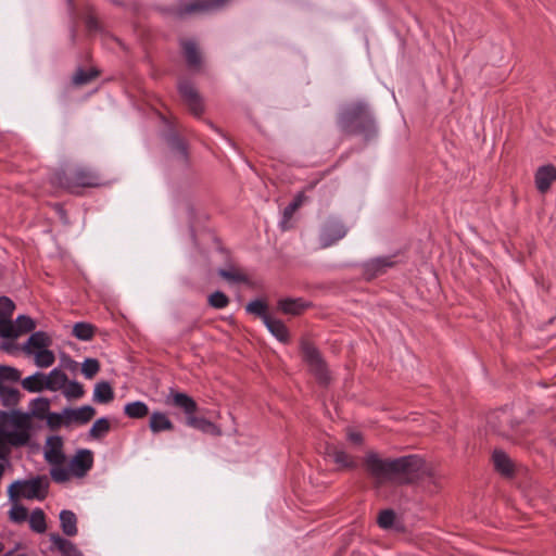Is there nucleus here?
<instances>
[{
	"instance_id": "obj_1",
	"label": "nucleus",
	"mask_w": 556,
	"mask_h": 556,
	"mask_svg": "<svg viewBox=\"0 0 556 556\" xmlns=\"http://www.w3.org/2000/svg\"><path fill=\"white\" fill-rule=\"evenodd\" d=\"M364 467L377 486L389 481H396L400 484L421 482L431 491V485L433 489L440 486V477L435 470L418 455L381 458L377 453L369 452L364 458Z\"/></svg>"
},
{
	"instance_id": "obj_2",
	"label": "nucleus",
	"mask_w": 556,
	"mask_h": 556,
	"mask_svg": "<svg viewBox=\"0 0 556 556\" xmlns=\"http://www.w3.org/2000/svg\"><path fill=\"white\" fill-rule=\"evenodd\" d=\"M337 123L342 132L361 136L365 142L378 137L377 119L366 101L358 100L344 104L338 113Z\"/></svg>"
},
{
	"instance_id": "obj_3",
	"label": "nucleus",
	"mask_w": 556,
	"mask_h": 556,
	"mask_svg": "<svg viewBox=\"0 0 556 556\" xmlns=\"http://www.w3.org/2000/svg\"><path fill=\"white\" fill-rule=\"evenodd\" d=\"M51 182L71 192H75L76 188H94L101 185L99 175L83 166L54 172L51 176Z\"/></svg>"
},
{
	"instance_id": "obj_4",
	"label": "nucleus",
	"mask_w": 556,
	"mask_h": 556,
	"mask_svg": "<svg viewBox=\"0 0 556 556\" xmlns=\"http://www.w3.org/2000/svg\"><path fill=\"white\" fill-rule=\"evenodd\" d=\"M49 481L46 476L15 480L8 488L10 502L17 503L21 498L43 501L48 495Z\"/></svg>"
},
{
	"instance_id": "obj_5",
	"label": "nucleus",
	"mask_w": 556,
	"mask_h": 556,
	"mask_svg": "<svg viewBox=\"0 0 556 556\" xmlns=\"http://www.w3.org/2000/svg\"><path fill=\"white\" fill-rule=\"evenodd\" d=\"M300 349L302 358L308 366L311 374L320 384H327L330 379L329 371L319 350L306 339L301 340Z\"/></svg>"
},
{
	"instance_id": "obj_6",
	"label": "nucleus",
	"mask_w": 556,
	"mask_h": 556,
	"mask_svg": "<svg viewBox=\"0 0 556 556\" xmlns=\"http://www.w3.org/2000/svg\"><path fill=\"white\" fill-rule=\"evenodd\" d=\"M178 91L188 105L190 112L199 117L204 112L203 100L190 80L181 79L178 83Z\"/></svg>"
},
{
	"instance_id": "obj_7",
	"label": "nucleus",
	"mask_w": 556,
	"mask_h": 556,
	"mask_svg": "<svg viewBox=\"0 0 556 556\" xmlns=\"http://www.w3.org/2000/svg\"><path fill=\"white\" fill-rule=\"evenodd\" d=\"M348 233V228L337 218H329L325 222L320 229L319 240L323 248H328Z\"/></svg>"
},
{
	"instance_id": "obj_8",
	"label": "nucleus",
	"mask_w": 556,
	"mask_h": 556,
	"mask_svg": "<svg viewBox=\"0 0 556 556\" xmlns=\"http://www.w3.org/2000/svg\"><path fill=\"white\" fill-rule=\"evenodd\" d=\"M165 403L176 408H180L185 413L186 419L198 410V404L191 396L174 389H169Z\"/></svg>"
},
{
	"instance_id": "obj_9",
	"label": "nucleus",
	"mask_w": 556,
	"mask_h": 556,
	"mask_svg": "<svg viewBox=\"0 0 556 556\" xmlns=\"http://www.w3.org/2000/svg\"><path fill=\"white\" fill-rule=\"evenodd\" d=\"M494 469L505 479H513L517 472V463L503 450L492 453Z\"/></svg>"
},
{
	"instance_id": "obj_10",
	"label": "nucleus",
	"mask_w": 556,
	"mask_h": 556,
	"mask_svg": "<svg viewBox=\"0 0 556 556\" xmlns=\"http://www.w3.org/2000/svg\"><path fill=\"white\" fill-rule=\"evenodd\" d=\"M229 1L230 0H194L180 8L177 15L184 17L192 13L216 11L225 7Z\"/></svg>"
},
{
	"instance_id": "obj_11",
	"label": "nucleus",
	"mask_w": 556,
	"mask_h": 556,
	"mask_svg": "<svg viewBox=\"0 0 556 556\" xmlns=\"http://www.w3.org/2000/svg\"><path fill=\"white\" fill-rule=\"evenodd\" d=\"M556 181V166L546 164L538 167L534 173V184L536 190L545 194Z\"/></svg>"
},
{
	"instance_id": "obj_12",
	"label": "nucleus",
	"mask_w": 556,
	"mask_h": 556,
	"mask_svg": "<svg viewBox=\"0 0 556 556\" xmlns=\"http://www.w3.org/2000/svg\"><path fill=\"white\" fill-rule=\"evenodd\" d=\"M63 440L59 435H53L47 440V450L45 451V459L51 465H62L65 455L62 451Z\"/></svg>"
},
{
	"instance_id": "obj_13",
	"label": "nucleus",
	"mask_w": 556,
	"mask_h": 556,
	"mask_svg": "<svg viewBox=\"0 0 556 556\" xmlns=\"http://www.w3.org/2000/svg\"><path fill=\"white\" fill-rule=\"evenodd\" d=\"M93 465V456L90 450H79L71 460V468L77 477H83Z\"/></svg>"
},
{
	"instance_id": "obj_14",
	"label": "nucleus",
	"mask_w": 556,
	"mask_h": 556,
	"mask_svg": "<svg viewBox=\"0 0 556 556\" xmlns=\"http://www.w3.org/2000/svg\"><path fill=\"white\" fill-rule=\"evenodd\" d=\"M326 455L341 468L355 469L357 467L356 459L337 445H328Z\"/></svg>"
},
{
	"instance_id": "obj_15",
	"label": "nucleus",
	"mask_w": 556,
	"mask_h": 556,
	"mask_svg": "<svg viewBox=\"0 0 556 556\" xmlns=\"http://www.w3.org/2000/svg\"><path fill=\"white\" fill-rule=\"evenodd\" d=\"M174 428L175 426L173 421L165 413L161 410H154L150 414L149 429L153 434H159L164 431H173Z\"/></svg>"
},
{
	"instance_id": "obj_16",
	"label": "nucleus",
	"mask_w": 556,
	"mask_h": 556,
	"mask_svg": "<svg viewBox=\"0 0 556 556\" xmlns=\"http://www.w3.org/2000/svg\"><path fill=\"white\" fill-rule=\"evenodd\" d=\"M52 545L61 556H84L79 548L70 540L62 538L58 533H51L49 536Z\"/></svg>"
},
{
	"instance_id": "obj_17",
	"label": "nucleus",
	"mask_w": 556,
	"mask_h": 556,
	"mask_svg": "<svg viewBox=\"0 0 556 556\" xmlns=\"http://www.w3.org/2000/svg\"><path fill=\"white\" fill-rule=\"evenodd\" d=\"M52 344V338L45 331H36L30 334L23 350L27 354H33L34 350H41Z\"/></svg>"
},
{
	"instance_id": "obj_18",
	"label": "nucleus",
	"mask_w": 556,
	"mask_h": 556,
	"mask_svg": "<svg viewBox=\"0 0 556 556\" xmlns=\"http://www.w3.org/2000/svg\"><path fill=\"white\" fill-rule=\"evenodd\" d=\"M309 306V303L304 301L302 298L296 299H281L278 301V308L283 313L288 315H300L302 314L307 307Z\"/></svg>"
},
{
	"instance_id": "obj_19",
	"label": "nucleus",
	"mask_w": 556,
	"mask_h": 556,
	"mask_svg": "<svg viewBox=\"0 0 556 556\" xmlns=\"http://www.w3.org/2000/svg\"><path fill=\"white\" fill-rule=\"evenodd\" d=\"M166 142L170 150L176 153L177 160L182 164L188 163V149L186 142L176 134L169 132L166 136Z\"/></svg>"
},
{
	"instance_id": "obj_20",
	"label": "nucleus",
	"mask_w": 556,
	"mask_h": 556,
	"mask_svg": "<svg viewBox=\"0 0 556 556\" xmlns=\"http://www.w3.org/2000/svg\"><path fill=\"white\" fill-rule=\"evenodd\" d=\"M264 325L268 331L280 342L288 343L290 340V333L287 326L280 319L269 316Z\"/></svg>"
},
{
	"instance_id": "obj_21",
	"label": "nucleus",
	"mask_w": 556,
	"mask_h": 556,
	"mask_svg": "<svg viewBox=\"0 0 556 556\" xmlns=\"http://www.w3.org/2000/svg\"><path fill=\"white\" fill-rule=\"evenodd\" d=\"M181 48L188 66L190 68L200 67L202 58L197 43L193 40H184Z\"/></svg>"
},
{
	"instance_id": "obj_22",
	"label": "nucleus",
	"mask_w": 556,
	"mask_h": 556,
	"mask_svg": "<svg viewBox=\"0 0 556 556\" xmlns=\"http://www.w3.org/2000/svg\"><path fill=\"white\" fill-rule=\"evenodd\" d=\"M306 197L303 192H299L294 199L283 208L282 218L280 220V227L282 230H288L290 228V220L293 214L300 208L303 204Z\"/></svg>"
},
{
	"instance_id": "obj_23",
	"label": "nucleus",
	"mask_w": 556,
	"mask_h": 556,
	"mask_svg": "<svg viewBox=\"0 0 556 556\" xmlns=\"http://www.w3.org/2000/svg\"><path fill=\"white\" fill-rule=\"evenodd\" d=\"M393 265L394 262L389 256L377 257L366 263L365 273L370 277H376L386 273V270Z\"/></svg>"
},
{
	"instance_id": "obj_24",
	"label": "nucleus",
	"mask_w": 556,
	"mask_h": 556,
	"mask_svg": "<svg viewBox=\"0 0 556 556\" xmlns=\"http://www.w3.org/2000/svg\"><path fill=\"white\" fill-rule=\"evenodd\" d=\"M46 374L36 371L34 375L24 378L21 384L24 390L30 393H38L47 390Z\"/></svg>"
},
{
	"instance_id": "obj_25",
	"label": "nucleus",
	"mask_w": 556,
	"mask_h": 556,
	"mask_svg": "<svg viewBox=\"0 0 556 556\" xmlns=\"http://www.w3.org/2000/svg\"><path fill=\"white\" fill-rule=\"evenodd\" d=\"M186 425L204 433H211L215 435L220 434L219 428L214 422L207 420L204 417H198L194 414L187 418Z\"/></svg>"
},
{
	"instance_id": "obj_26",
	"label": "nucleus",
	"mask_w": 556,
	"mask_h": 556,
	"mask_svg": "<svg viewBox=\"0 0 556 556\" xmlns=\"http://www.w3.org/2000/svg\"><path fill=\"white\" fill-rule=\"evenodd\" d=\"M67 375L59 368H53L49 375H46L47 390L55 392L63 390L67 383Z\"/></svg>"
},
{
	"instance_id": "obj_27",
	"label": "nucleus",
	"mask_w": 556,
	"mask_h": 556,
	"mask_svg": "<svg viewBox=\"0 0 556 556\" xmlns=\"http://www.w3.org/2000/svg\"><path fill=\"white\" fill-rule=\"evenodd\" d=\"M93 402L108 404L114 400V391L108 381L97 382L93 389Z\"/></svg>"
},
{
	"instance_id": "obj_28",
	"label": "nucleus",
	"mask_w": 556,
	"mask_h": 556,
	"mask_svg": "<svg viewBox=\"0 0 556 556\" xmlns=\"http://www.w3.org/2000/svg\"><path fill=\"white\" fill-rule=\"evenodd\" d=\"M60 523L65 535L75 536L77 534V517L72 510L63 509L60 513Z\"/></svg>"
},
{
	"instance_id": "obj_29",
	"label": "nucleus",
	"mask_w": 556,
	"mask_h": 556,
	"mask_svg": "<svg viewBox=\"0 0 556 556\" xmlns=\"http://www.w3.org/2000/svg\"><path fill=\"white\" fill-rule=\"evenodd\" d=\"M124 414L130 419H143L150 415V410L144 402L134 401L124 406Z\"/></svg>"
},
{
	"instance_id": "obj_30",
	"label": "nucleus",
	"mask_w": 556,
	"mask_h": 556,
	"mask_svg": "<svg viewBox=\"0 0 556 556\" xmlns=\"http://www.w3.org/2000/svg\"><path fill=\"white\" fill-rule=\"evenodd\" d=\"M111 430V424L109 418L101 417L97 419L92 427L89 429L88 435L92 440L103 439Z\"/></svg>"
},
{
	"instance_id": "obj_31",
	"label": "nucleus",
	"mask_w": 556,
	"mask_h": 556,
	"mask_svg": "<svg viewBox=\"0 0 556 556\" xmlns=\"http://www.w3.org/2000/svg\"><path fill=\"white\" fill-rule=\"evenodd\" d=\"M29 407L35 418L43 420L49 413L50 401L47 397H37L30 402Z\"/></svg>"
},
{
	"instance_id": "obj_32",
	"label": "nucleus",
	"mask_w": 556,
	"mask_h": 556,
	"mask_svg": "<svg viewBox=\"0 0 556 556\" xmlns=\"http://www.w3.org/2000/svg\"><path fill=\"white\" fill-rule=\"evenodd\" d=\"M0 399L3 406L13 407L18 404L21 400V392L15 388L0 384Z\"/></svg>"
},
{
	"instance_id": "obj_33",
	"label": "nucleus",
	"mask_w": 556,
	"mask_h": 556,
	"mask_svg": "<svg viewBox=\"0 0 556 556\" xmlns=\"http://www.w3.org/2000/svg\"><path fill=\"white\" fill-rule=\"evenodd\" d=\"M29 527L36 533H43L47 530L46 515L41 508H35L29 516Z\"/></svg>"
},
{
	"instance_id": "obj_34",
	"label": "nucleus",
	"mask_w": 556,
	"mask_h": 556,
	"mask_svg": "<svg viewBox=\"0 0 556 556\" xmlns=\"http://www.w3.org/2000/svg\"><path fill=\"white\" fill-rule=\"evenodd\" d=\"M245 311L247 313L255 315L256 317L261 318L263 323L270 316L267 312V303L260 299L249 302L245 306Z\"/></svg>"
},
{
	"instance_id": "obj_35",
	"label": "nucleus",
	"mask_w": 556,
	"mask_h": 556,
	"mask_svg": "<svg viewBox=\"0 0 556 556\" xmlns=\"http://www.w3.org/2000/svg\"><path fill=\"white\" fill-rule=\"evenodd\" d=\"M33 354L35 355V364L37 367L48 368L55 362L54 353L51 350H48V348L37 350L36 352L34 351Z\"/></svg>"
},
{
	"instance_id": "obj_36",
	"label": "nucleus",
	"mask_w": 556,
	"mask_h": 556,
	"mask_svg": "<svg viewBox=\"0 0 556 556\" xmlns=\"http://www.w3.org/2000/svg\"><path fill=\"white\" fill-rule=\"evenodd\" d=\"M99 75V72L97 70H84V68H78L76 71V73L74 74L73 78H72V83L75 85V86H84V85H87L89 83H91L94 78H97Z\"/></svg>"
},
{
	"instance_id": "obj_37",
	"label": "nucleus",
	"mask_w": 556,
	"mask_h": 556,
	"mask_svg": "<svg viewBox=\"0 0 556 556\" xmlns=\"http://www.w3.org/2000/svg\"><path fill=\"white\" fill-rule=\"evenodd\" d=\"M96 328L88 323H76L73 327V334L83 341H89L94 336Z\"/></svg>"
},
{
	"instance_id": "obj_38",
	"label": "nucleus",
	"mask_w": 556,
	"mask_h": 556,
	"mask_svg": "<svg viewBox=\"0 0 556 556\" xmlns=\"http://www.w3.org/2000/svg\"><path fill=\"white\" fill-rule=\"evenodd\" d=\"M63 394L68 400H77L84 396L85 390L81 383L67 380V383L63 388Z\"/></svg>"
},
{
	"instance_id": "obj_39",
	"label": "nucleus",
	"mask_w": 556,
	"mask_h": 556,
	"mask_svg": "<svg viewBox=\"0 0 556 556\" xmlns=\"http://www.w3.org/2000/svg\"><path fill=\"white\" fill-rule=\"evenodd\" d=\"M15 331L17 333V337L21 333L30 332L35 329L36 324L33 318L26 315H20L15 320Z\"/></svg>"
},
{
	"instance_id": "obj_40",
	"label": "nucleus",
	"mask_w": 556,
	"mask_h": 556,
	"mask_svg": "<svg viewBox=\"0 0 556 556\" xmlns=\"http://www.w3.org/2000/svg\"><path fill=\"white\" fill-rule=\"evenodd\" d=\"M21 380V371L15 367L0 365V384L4 381L17 382Z\"/></svg>"
},
{
	"instance_id": "obj_41",
	"label": "nucleus",
	"mask_w": 556,
	"mask_h": 556,
	"mask_svg": "<svg viewBox=\"0 0 556 556\" xmlns=\"http://www.w3.org/2000/svg\"><path fill=\"white\" fill-rule=\"evenodd\" d=\"M9 518L12 522L22 523L28 518V510L25 506L13 503L12 508L9 510Z\"/></svg>"
},
{
	"instance_id": "obj_42",
	"label": "nucleus",
	"mask_w": 556,
	"mask_h": 556,
	"mask_svg": "<svg viewBox=\"0 0 556 556\" xmlns=\"http://www.w3.org/2000/svg\"><path fill=\"white\" fill-rule=\"evenodd\" d=\"M208 305L216 309H223L228 306L229 298L222 291H215L208 295Z\"/></svg>"
},
{
	"instance_id": "obj_43",
	"label": "nucleus",
	"mask_w": 556,
	"mask_h": 556,
	"mask_svg": "<svg viewBox=\"0 0 556 556\" xmlns=\"http://www.w3.org/2000/svg\"><path fill=\"white\" fill-rule=\"evenodd\" d=\"M77 425H86L88 424L96 415L94 407L90 405H84L81 407L75 408Z\"/></svg>"
},
{
	"instance_id": "obj_44",
	"label": "nucleus",
	"mask_w": 556,
	"mask_h": 556,
	"mask_svg": "<svg viewBox=\"0 0 556 556\" xmlns=\"http://www.w3.org/2000/svg\"><path fill=\"white\" fill-rule=\"evenodd\" d=\"M85 24H86L87 31L89 34H96V33L101 31V29H102L98 18L96 17V15L93 13L92 7L87 8V12H86V16H85Z\"/></svg>"
},
{
	"instance_id": "obj_45",
	"label": "nucleus",
	"mask_w": 556,
	"mask_h": 556,
	"mask_svg": "<svg viewBox=\"0 0 556 556\" xmlns=\"http://www.w3.org/2000/svg\"><path fill=\"white\" fill-rule=\"evenodd\" d=\"M0 337L7 339L17 338L15 326L11 318H0Z\"/></svg>"
},
{
	"instance_id": "obj_46",
	"label": "nucleus",
	"mask_w": 556,
	"mask_h": 556,
	"mask_svg": "<svg viewBox=\"0 0 556 556\" xmlns=\"http://www.w3.org/2000/svg\"><path fill=\"white\" fill-rule=\"evenodd\" d=\"M100 370L99 361L96 358H86L83 363L81 372L87 379L93 378Z\"/></svg>"
},
{
	"instance_id": "obj_47",
	"label": "nucleus",
	"mask_w": 556,
	"mask_h": 556,
	"mask_svg": "<svg viewBox=\"0 0 556 556\" xmlns=\"http://www.w3.org/2000/svg\"><path fill=\"white\" fill-rule=\"evenodd\" d=\"M395 520V513L392 509L381 510L378 516V525L382 529H389L393 526Z\"/></svg>"
},
{
	"instance_id": "obj_48",
	"label": "nucleus",
	"mask_w": 556,
	"mask_h": 556,
	"mask_svg": "<svg viewBox=\"0 0 556 556\" xmlns=\"http://www.w3.org/2000/svg\"><path fill=\"white\" fill-rule=\"evenodd\" d=\"M15 309L14 302L8 296H0V318H11Z\"/></svg>"
},
{
	"instance_id": "obj_49",
	"label": "nucleus",
	"mask_w": 556,
	"mask_h": 556,
	"mask_svg": "<svg viewBox=\"0 0 556 556\" xmlns=\"http://www.w3.org/2000/svg\"><path fill=\"white\" fill-rule=\"evenodd\" d=\"M53 466L50 470L52 480L58 483L66 482L70 479V471L64 467H60V465Z\"/></svg>"
},
{
	"instance_id": "obj_50",
	"label": "nucleus",
	"mask_w": 556,
	"mask_h": 556,
	"mask_svg": "<svg viewBox=\"0 0 556 556\" xmlns=\"http://www.w3.org/2000/svg\"><path fill=\"white\" fill-rule=\"evenodd\" d=\"M66 1H67V7H68V13H70V16L72 20V25H71V29H70L71 40L73 43H75L76 36H77V17H76V12H75V5H74L73 0H66Z\"/></svg>"
},
{
	"instance_id": "obj_51",
	"label": "nucleus",
	"mask_w": 556,
	"mask_h": 556,
	"mask_svg": "<svg viewBox=\"0 0 556 556\" xmlns=\"http://www.w3.org/2000/svg\"><path fill=\"white\" fill-rule=\"evenodd\" d=\"M218 275L228 280V281H232V282H245L248 280L247 276L243 275V274H240V273H236V271H231V270H227V269H223L220 268L218 270Z\"/></svg>"
},
{
	"instance_id": "obj_52",
	"label": "nucleus",
	"mask_w": 556,
	"mask_h": 556,
	"mask_svg": "<svg viewBox=\"0 0 556 556\" xmlns=\"http://www.w3.org/2000/svg\"><path fill=\"white\" fill-rule=\"evenodd\" d=\"M45 419L47 421L48 427L52 430H56L61 426H64L62 413L49 412Z\"/></svg>"
},
{
	"instance_id": "obj_53",
	"label": "nucleus",
	"mask_w": 556,
	"mask_h": 556,
	"mask_svg": "<svg viewBox=\"0 0 556 556\" xmlns=\"http://www.w3.org/2000/svg\"><path fill=\"white\" fill-rule=\"evenodd\" d=\"M63 414V424L68 427L72 424L77 425L76 410L75 408L66 407L62 410Z\"/></svg>"
},
{
	"instance_id": "obj_54",
	"label": "nucleus",
	"mask_w": 556,
	"mask_h": 556,
	"mask_svg": "<svg viewBox=\"0 0 556 556\" xmlns=\"http://www.w3.org/2000/svg\"><path fill=\"white\" fill-rule=\"evenodd\" d=\"M348 439L356 445H361L364 442L363 434L358 431L349 430L348 432Z\"/></svg>"
},
{
	"instance_id": "obj_55",
	"label": "nucleus",
	"mask_w": 556,
	"mask_h": 556,
	"mask_svg": "<svg viewBox=\"0 0 556 556\" xmlns=\"http://www.w3.org/2000/svg\"><path fill=\"white\" fill-rule=\"evenodd\" d=\"M2 556H25L23 554H17L14 549L13 551H9L7 553H4Z\"/></svg>"
},
{
	"instance_id": "obj_56",
	"label": "nucleus",
	"mask_w": 556,
	"mask_h": 556,
	"mask_svg": "<svg viewBox=\"0 0 556 556\" xmlns=\"http://www.w3.org/2000/svg\"><path fill=\"white\" fill-rule=\"evenodd\" d=\"M492 51H496V52H500L501 51V48L500 47H496V46H492Z\"/></svg>"
},
{
	"instance_id": "obj_57",
	"label": "nucleus",
	"mask_w": 556,
	"mask_h": 556,
	"mask_svg": "<svg viewBox=\"0 0 556 556\" xmlns=\"http://www.w3.org/2000/svg\"><path fill=\"white\" fill-rule=\"evenodd\" d=\"M4 549V544L2 542H0V553H2Z\"/></svg>"
}]
</instances>
